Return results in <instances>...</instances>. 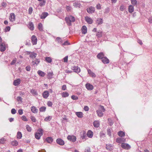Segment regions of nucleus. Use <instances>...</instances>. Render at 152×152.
Wrapping results in <instances>:
<instances>
[{"label": "nucleus", "mask_w": 152, "mask_h": 152, "mask_svg": "<svg viewBox=\"0 0 152 152\" xmlns=\"http://www.w3.org/2000/svg\"><path fill=\"white\" fill-rule=\"evenodd\" d=\"M28 27L31 30H33L34 29V24L32 22H30L29 23Z\"/></svg>", "instance_id": "obj_32"}, {"label": "nucleus", "mask_w": 152, "mask_h": 152, "mask_svg": "<svg viewBox=\"0 0 152 152\" xmlns=\"http://www.w3.org/2000/svg\"><path fill=\"white\" fill-rule=\"evenodd\" d=\"M70 44L67 41H66L64 43L62 44V45L63 46L64 45H69Z\"/></svg>", "instance_id": "obj_61"}, {"label": "nucleus", "mask_w": 152, "mask_h": 152, "mask_svg": "<svg viewBox=\"0 0 152 152\" xmlns=\"http://www.w3.org/2000/svg\"><path fill=\"white\" fill-rule=\"evenodd\" d=\"M6 50L5 44L4 43H2L0 45V50L1 52H3Z\"/></svg>", "instance_id": "obj_16"}, {"label": "nucleus", "mask_w": 152, "mask_h": 152, "mask_svg": "<svg viewBox=\"0 0 152 152\" xmlns=\"http://www.w3.org/2000/svg\"><path fill=\"white\" fill-rule=\"evenodd\" d=\"M31 42L33 45H35L37 43V39L35 35H33L31 37Z\"/></svg>", "instance_id": "obj_8"}, {"label": "nucleus", "mask_w": 152, "mask_h": 152, "mask_svg": "<svg viewBox=\"0 0 152 152\" xmlns=\"http://www.w3.org/2000/svg\"><path fill=\"white\" fill-rule=\"evenodd\" d=\"M131 2L133 5H135L137 4L136 0H131Z\"/></svg>", "instance_id": "obj_58"}, {"label": "nucleus", "mask_w": 152, "mask_h": 152, "mask_svg": "<svg viewBox=\"0 0 152 152\" xmlns=\"http://www.w3.org/2000/svg\"><path fill=\"white\" fill-rule=\"evenodd\" d=\"M96 36L97 37L100 38L102 36V32L101 30H99L97 31L96 34Z\"/></svg>", "instance_id": "obj_33"}, {"label": "nucleus", "mask_w": 152, "mask_h": 152, "mask_svg": "<svg viewBox=\"0 0 152 152\" xmlns=\"http://www.w3.org/2000/svg\"><path fill=\"white\" fill-rule=\"evenodd\" d=\"M56 41H57L58 43L62 44V40L59 37H57L56 39Z\"/></svg>", "instance_id": "obj_41"}, {"label": "nucleus", "mask_w": 152, "mask_h": 152, "mask_svg": "<svg viewBox=\"0 0 152 152\" xmlns=\"http://www.w3.org/2000/svg\"><path fill=\"white\" fill-rule=\"evenodd\" d=\"M121 147L126 149H129L131 148L129 144L125 143H122L121 145Z\"/></svg>", "instance_id": "obj_11"}, {"label": "nucleus", "mask_w": 152, "mask_h": 152, "mask_svg": "<svg viewBox=\"0 0 152 152\" xmlns=\"http://www.w3.org/2000/svg\"><path fill=\"white\" fill-rule=\"evenodd\" d=\"M67 138L68 140L73 142H75L76 140V137L74 135H68L67 137Z\"/></svg>", "instance_id": "obj_4"}, {"label": "nucleus", "mask_w": 152, "mask_h": 152, "mask_svg": "<svg viewBox=\"0 0 152 152\" xmlns=\"http://www.w3.org/2000/svg\"><path fill=\"white\" fill-rule=\"evenodd\" d=\"M37 73L41 77H44L46 74L44 72L40 70L37 71Z\"/></svg>", "instance_id": "obj_26"}, {"label": "nucleus", "mask_w": 152, "mask_h": 152, "mask_svg": "<svg viewBox=\"0 0 152 152\" xmlns=\"http://www.w3.org/2000/svg\"><path fill=\"white\" fill-rule=\"evenodd\" d=\"M30 119L31 121L34 122H35L36 121V119L35 117L34 116H31L30 117Z\"/></svg>", "instance_id": "obj_52"}, {"label": "nucleus", "mask_w": 152, "mask_h": 152, "mask_svg": "<svg viewBox=\"0 0 152 152\" xmlns=\"http://www.w3.org/2000/svg\"><path fill=\"white\" fill-rule=\"evenodd\" d=\"M16 99L18 102H22L23 99L21 97L19 96L17 97Z\"/></svg>", "instance_id": "obj_53"}, {"label": "nucleus", "mask_w": 152, "mask_h": 152, "mask_svg": "<svg viewBox=\"0 0 152 152\" xmlns=\"http://www.w3.org/2000/svg\"><path fill=\"white\" fill-rule=\"evenodd\" d=\"M100 137L101 138H103L105 137V134L102 131L100 132Z\"/></svg>", "instance_id": "obj_46"}, {"label": "nucleus", "mask_w": 152, "mask_h": 152, "mask_svg": "<svg viewBox=\"0 0 152 152\" xmlns=\"http://www.w3.org/2000/svg\"><path fill=\"white\" fill-rule=\"evenodd\" d=\"M10 29V27L9 26H7L4 30L5 32H7L9 31Z\"/></svg>", "instance_id": "obj_50"}, {"label": "nucleus", "mask_w": 152, "mask_h": 152, "mask_svg": "<svg viewBox=\"0 0 152 152\" xmlns=\"http://www.w3.org/2000/svg\"><path fill=\"white\" fill-rule=\"evenodd\" d=\"M38 28L40 31H43V26L41 23H39L38 26Z\"/></svg>", "instance_id": "obj_35"}, {"label": "nucleus", "mask_w": 152, "mask_h": 152, "mask_svg": "<svg viewBox=\"0 0 152 152\" xmlns=\"http://www.w3.org/2000/svg\"><path fill=\"white\" fill-rule=\"evenodd\" d=\"M53 76V72H49L48 73V78H51Z\"/></svg>", "instance_id": "obj_40"}, {"label": "nucleus", "mask_w": 152, "mask_h": 152, "mask_svg": "<svg viewBox=\"0 0 152 152\" xmlns=\"http://www.w3.org/2000/svg\"><path fill=\"white\" fill-rule=\"evenodd\" d=\"M93 125L95 128H98L99 126L100 122L98 120L95 121L93 123Z\"/></svg>", "instance_id": "obj_18"}, {"label": "nucleus", "mask_w": 152, "mask_h": 152, "mask_svg": "<svg viewBox=\"0 0 152 152\" xmlns=\"http://www.w3.org/2000/svg\"><path fill=\"white\" fill-rule=\"evenodd\" d=\"M87 71L88 74H89L90 76L93 78H95L96 77V75L95 74L92 72L91 69H87Z\"/></svg>", "instance_id": "obj_13"}, {"label": "nucleus", "mask_w": 152, "mask_h": 152, "mask_svg": "<svg viewBox=\"0 0 152 152\" xmlns=\"http://www.w3.org/2000/svg\"><path fill=\"white\" fill-rule=\"evenodd\" d=\"M9 19L11 22H14L15 19V15L14 13H12L10 14Z\"/></svg>", "instance_id": "obj_10"}, {"label": "nucleus", "mask_w": 152, "mask_h": 152, "mask_svg": "<svg viewBox=\"0 0 152 152\" xmlns=\"http://www.w3.org/2000/svg\"><path fill=\"white\" fill-rule=\"evenodd\" d=\"M12 145L16 146L18 144V142L16 140H15L12 142Z\"/></svg>", "instance_id": "obj_49"}, {"label": "nucleus", "mask_w": 152, "mask_h": 152, "mask_svg": "<svg viewBox=\"0 0 152 152\" xmlns=\"http://www.w3.org/2000/svg\"><path fill=\"white\" fill-rule=\"evenodd\" d=\"M47 105L48 106L51 107L52 106L53 103L49 101L48 102Z\"/></svg>", "instance_id": "obj_64"}, {"label": "nucleus", "mask_w": 152, "mask_h": 152, "mask_svg": "<svg viewBox=\"0 0 152 152\" xmlns=\"http://www.w3.org/2000/svg\"><path fill=\"white\" fill-rule=\"evenodd\" d=\"M109 124L110 126L112 125L113 124V121L111 118H108V119Z\"/></svg>", "instance_id": "obj_51"}, {"label": "nucleus", "mask_w": 152, "mask_h": 152, "mask_svg": "<svg viewBox=\"0 0 152 152\" xmlns=\"http://www.w3.org/2000/svg\"><path fill=\"white\" fill-rule=\"evenodd\" d=\"M43 97L45 99H47L49 95V92L48 91H45L42 94Z\"/></svg>", "instance_id": "obj_17"}, {"label": "nucleus", "mask_w": 152, "mask_h": 152, "mask_svg": "<svg viewBox=\"0 0 152 152\" xmlns=\"http://www.w3.org/2000/svg\"><path fill=\"white\" fill-rule=\"evenodd\" d=\"M65 20L67 25L69 26H70L72 25V22H74L75 21V18L71 15L66 17Z\"/></svg>", "instance_id": "obj_1"}, {"label": "nucleus", "mask_w": 152, "mask_h": 152, "mask_svg": "<svg viewBox=\"0 0 152 152\" xmlns=\"http://www.w3.org/2000/svg\"><path fill=\"white\" fill-rule=\"evenodd\" d=\"M26 128L27 130L29 132H30L31 131V128L28 125H27L26 126Z\"/></svg>", "instance_id": "obj_48"}, {"label": "nucleus", "mask_w": 152, "mask_h": 152, "mask_svg": "<svg viewBox=\"0 0 152 152\" xmlns=\"http://www.w3.org/2000/svg\"><path fill=\"white\" fill-rule=\"evenodd\" d=\"M68 56H66L64 58V62L67 63L68 61Z\"/></svg>", "instance_id": "obj_59"}, {"label": "nucleus", "mask_w": 152, "mask_h": 152, "mask_svg": "<svg viewBox=\"0 0 152 152\" xmlns=\"http://www.w3.org/2000/svg\"><path fill=\"white\" fill-rule=\"evenodd\" d=\"M73 5L74 7H80V4L78 2H75L73 3Z\"/></svg>", "instance_id": "obj_45"}, {"label": "nucleus", "mask_w": 152, "mask_h": 152, "mask_svg": "<svg viewBox=\"0 0 152 152\" xmlns=\"http://www.w3.org/2000/svg\"><path fill=\"white\" fill-rule=\"evenodd\" d=\"M46 107H45L43 106L39 108V111L40 112H44L45 111Z\"/></svg>", "instance_id": "obj_44"}, {"label": "nucleus", "mask_w": 152, "mask_h": 152, "mask_svg": "<svg viewBox=\"0 0 152 152\" xmlns=\"http://www.w3.org/2000/svg\"><path fill=\"white\" fill-rule=\"evenodd\" d=\"M46 1H45L43 0L41 2L39 3V5L40 6L42 7L44 6L45 5Z\"/></svg>", "instance_id": "obj_54"}, {"label": "nucleus", "mask_w": 152, "mask_h": 152, "mask_svg": "<svg viewBox=\"0 0 152 152\" xmlns=\"http://www.w3.org/2000/svg\"><path fill=\"white\" fill-rule=\"evenodd\" d=\"M102 61L104 64H108L109 63V60L106 57H104L102 59Z\"/></svg>", "instance_id": "obj_19"}, {"label": "nucleus", "mask_w": 152, "mask_h": 152, "mask_svg": "<svg viewBox=\"0 0 152 152\" xmlns=\"http://www.w3.org/2000/svg\"><path fill=\"white\" fill-rule=\"evenodd\" d=\"M56 142L58 144L61 145H63L64 144V141L61 138L57 139L56 140Z\"/></svg>", "instance_id": "obj_12"}, {"label": "nucleus", "mask_w": 152, "mask_h": 152, "mask_svg": "<svg viewBox=\"0 0 152 152\" xmlns=\"http://www.w3.org/2000/svg\"><path fill=\"white\" fill-rule=\"evenodd\" d=\"M87 135L88 137L92 138L93 136V132L91 130H88L87 133Z\"/></svg>", "instance_id": "obj_28"}, {"label": "nucleus", "mask_w": 152, "mask_h": 152, "mask_svg": "<svg viewBox=\"0 0 152 152\" xmlns=\"http://www.w3.org/2000/svg\"><path fill=\"white\" fill-rule=\"evenodd\" d=\"M48 13L47 12H43L40 15V17L41 19H45L48 15Z\"/></svg>", "instance_id": "obj_20"}, {"label": "nucleus", "mask_w": 152, "mask_h": 152, "mask_svg": "<svg viewBox=\"0 0 152 152\" xmlns=\"http://www.w3.org/2000/svg\"><path fill=\"white\" fill-rule=\"evenodd\" d=\"M113 146L111 144H106V148L107 150L109 151H111L113 149Z\"/></svg>", "instance_id": "obj_25"}, {"label": "nucleus", "mask_w": 152, "mask_h": 152, "mask_svg": "<svg viewBox=\"0 0 152 152\" xmlns=\"http://www.w3.org/2000/svg\"><path fill=\"white\" fill-rule=\"evenodd\" d=\"M5 140L3 138H1L0 140V143L3 144L5 142Z\"/></svg>", "instance_id": "obj_63"}, {"label": "nucleus", "mask_w": 152, "mask_h": 152, "mask_svg": "<svg viewBox=\"0 0 152 152\" xmlns=\"http://www.w3.org/2000/svg\"><path fill=\"white\" fill-rule=\"evenodd\" d=\"M72 69L73 70L74 72L77 73H79L80 71V67L77 66H74L72 67Z\"/></svg>", "instance_id": "obj_5"}, {"label": "nucleus", "mask_w": 152, "mask_h": 152, "mask_svg": "<svg viewBox=\"0 0 152 152\" xmlns=\"http://www.w3.org/2000/svg\"><path fill=\"white\" fill-rule=\"evenodd\" d=\"M40 62V60L39 59L36 58L34 60H33L32 61V62L34 63L33 64V65H34L36 64V66Z\"/></svg>", "instance_id": "obj_30"}, {"label": "nucleus", "mask_w": 152, "mask_h": 152, "mask_svg": "<svg viewBox=\"0 0 152 152\" xmlns=\"http://www.w3.org/2000/svg\"><path fill=\"white\" fill-rule=\"evenodd\" d=\"M22 137V134L21 132H18L17 133V138L18 139H20Z\"/></svg>", "instance_id": "obj_39"}, {"label": "nucleus", "mask_w": 152, "mask_h": 152, "mask_svg": "<svg viewBox=\"0 0 152 152\" xmlns=\"http://www.w3.org/2000/svg\"><path fill=\"white\" fill-rule=\"evenodd\" d=\"M52 118V116H48L47 117L44 119V121H45L48 122L50 121Z\"/></svg>", "instance_id": "obj_43"}, {"label": "nucleus", "mask_w": 152, "mask_h": 152, "mask_svg": "<svg viewBox=\"0 0 152 152\" xmlns=\"http://www.w3.org/2000/svg\"><path fill=\"white\" fill-rule=\"evenodd\" d=\"M128 10L130 13L134 11V6L132 5H130L129 7Z\"/></svg>", "instance_id": "obj_31"}, {"label": "nucleus", "mask_w": 152, "mask_h": 152, "mask_svg": "<svg viewBox=\"0 0 152 152\" xmlns=\"http://www.w3.org/2000/svg\"><path fill=\"white\" fill-rule=\"evenodd\" d=\"M69 93L67 92H64L62 94V96L63 97H66L68 96Z\"/></svg>", "instance_id": "obj_42"}, {"label": "nucleus", "mask_w": 152, "mask_h": 152, "mask_svg": "<svg viewBox=\"0 0 152 152\" xmlns=\"http://www.w3.org/2000/svg\"><path fill=\"white\" fill-rule=\"evenodd\" d=\"M97 57L98 58L102 59L104 57V54L103 53L101 52L97 54Z\"/></svg>", "instance_id": "obj_23"}, {"label": "nucleus", "mask_w": 152, "mask_h": 152, "mask_svg": "<svg viewBox=\"0 0 152 152\" xmlns=\"http://www.w3.org/2000/svg\"><path fill=\"white\" fill-rule=\"evenodd\" d=\"M118 135L120 137H122L125 136V134L124 132L122 131H120L118 133Z\"/></svg>", "instance_id": "obj_34"}, {"label": "nucleus", "mask_w": 152, "mask_h": 152, "mask_svg": "<svg viewBox=\"0 0 152 152\" xmlns=\"http://www.w3.org/2000/svg\"><path fill=\"white\" fill-rule=\"evenodd\" d=\"M38 132H36L35 134V138L38 140L40 139L41 136L42 135L43 133V130L41 128L38 129Z\"/></svg>", "instance_id": "obj_3"}, {"label": "nucleus", "mask_w": 152, "mask_h": 152, "mask_svg": "<svg viewBox=\"0 0 152 152\" xmlns=\"http://www.w3.org/2000/svg\"><path fill=\"white\" fill-rule=\"evenodd\" d=\"M116 142L119 143H122L124 142H126V139L122 137L117 138L116 140Z\"/></svg>", "instance_id": "obj_9"}, {"label": "nucleus", "mask_w": 152, "mask_h": 152, "mask_svg": "<svg viewBox=\"0 0 152 152\" xmlns=\"http://www.w3.org/2000/svg\"><path fill=\"white\" fill-rule=\"evenodd\" d=\"M53 139L50 137H48L46 138V140L49 143H51L53 142Z\"/></svg>", "instance_id": "obj_38"}, {"label": "nucleus", "mask_w": 152, "mask_h": 152, "mask_svg": "<svg viewBox=\"0 0 152 152\" xmlns=\"http://www.w3.org/2000/svg\"><path fill=\"white\" fill-rule=\"evenodd\" d=\"M22 119L24 121H28V119L27 118L26 116L23 115L21 117Z\"/></svg>", "instance_id": "obj_56"}, {"label": "nucleus", "mask_w": 152, "mask_h": 152, "mask_svg": "<svg viewBox=\"0 0 152 152\" xmlns=\"http://www.w3.org/2000/svg\"><path fill=\"white\" fill-rule=\"evenodd\" d=\"M75 114L79 118H81L83 117V114L82 112H76Z\"/></svg>", "instance_id": "obj_24"}, {"label": "nucleus", "mask_w": 152, "mask_h": 152, "mask_svg": "<svg viewBox=\"0 0 152 152\" xmlns=\"http://www.w3.org/2000/svg\"><path fill=\"white\" fill-rule=\"evenodd\" d=\"M105 109L104 107L102 105H100L99 109L96 110V113L98 116L99 117H101L103 116V113L105 112Z\"/></svg>", "instance_id": "obj_2"}, {"label": "nucleus", "mask_w": 152, "mask_h": 152, "mask_svg": "<svg viewBox=\"0 0 152 152\" xmlns=\"http://www.w3.org/2000/svg\"><path fill=\"white\" fill-rule=\"evenodd\" d=\"M16 111L15 109L13 108L11 110V113L12 114H15L16 113Z\"/></svg>", "instance_id": "obj_60"}, {"label": "nucleus", "mask_w": 152, "mask_h": 152, "mask_svg": "<svg viewBox=\"0 0 152 152\" xmlns=\"http://www.w3.org/2000/svg\"><path fill=\"white\" fill-rule=\"evenodd\" d=\"M16 58H15L13 60L11 61L10 64L11 65H14L16 62Z\"/></svg>", "instance_id": "obj_57"}, {"label": "nucleus", "mask_w": 152, "mask_h": 152, "mask_svg": "<svg viewBox=\"0 0 152 152\" xmlns=\"http://www.w3.org/2000/svg\"><path fill=\"white\" fill-rule=\"evenodd\" d=\"M87 27L85 26H83L81 28V32L82 34H85L87 32Z\"/></svg>", "instance_id": "obj_21"}, {"label": "nucleus", "mask_w": 152, "mask_h": 152, "mask_svg": "<svg viewBox=\"0 0 152 152\" xmlns=\"http://www.w3.org/2000/svg\"><path fill=\"white\" fill-rule=\"evenodd\" d=\"M33 11V9L32 7H30L28 9V13L29 14H31L32 12Z\"/></svg>", "instance_id": "obj_62"}, {"label": "nucleus", "mask_w": 152, "mask_h": 152, "mask_svg": "<svg viewBox=\"0 0 152 152\" xmlns=\"http://www.w3.org/2000/svg\"><path fill=\"white\" fill-rule=\"evenodd\" d=\"M28 54H30V57L32 59L35 58L36 57L37 55V54L34 52L31 53L29 52H28Z\"/></svg>", "instance_id": "obj_15"}, {"label": "nucleus", "mask_w": 152, "mask_h": 152, "mask_svg": "<svg viewBox=\"0 0 152 152\" xmlns=\"http://www.w3.org/2000/svg\"><path fill=\"white\" fill-rule=\"evenodd\" d=\"M30 92L34 95H37L38 94L37 91L35 89H32L31 90Z\"/></svg>", "instance_id": "obj_37"}, {"label": "nucleus", "mask_w": 152, "mask_h": 152, "mask_svg": "<svg viewBox=\"0 0 152 152\" xmlns=\"http://www.w3.org/2000/svg\"><path fill=\"white\" fill-rule=\"evenodd\" d=\"M85 20L89 24H91L93 22L92 19L88 16H86L85 17Z\"/></svg>", "instance_id": "obj_14"}, {"label": "nucleus", "mask_w": 152, "mask_h": 152, "mask_svg": "<svg viewBox=\"0 0 152 152\" xmlns=\"http://www.w3.org/2000/svg\"><path fill=\"white\" fill-rule=\"evenodd\" d=\"M103 23V20L102 18H99L97 20V23L98 25L102 24Z\"/></svg>", "instance_id": "obj_36"}, {"label": "nucleus", "mask_w": 152, "mask_h": 152, "mask_svg": "<svg viewBox=\"0 0 152 152\" xmlns=\"http://www.w3.org/2000/svg\"><path fill=\"white\" fill-rule=\"evenodd\" d=\"M107 134L110 137L111 136V130L109 128H107Z\"/></svg>", "instance_id": "obj_47"}, {"label": "nucleus", "mask_w": 152, "mask_h": 152, "mask_svg": "<svg viewBox=\"0 0 152 152\" xmlns=\"http://www.w3.org/2000/svg\"><path fill=\"white\" fill-rule=\"evenodd\" d=\"M45 60L48 63H51L52 61V59L51 57H46L45 58Z\"/></svg>", "instance_id": "obj_29"}, {"label": "nucleus", "mask_w": 152, "mask_h": 152, "mask_svg": "<svg viewBox=\"0 0 152 152\" xmlns=\"http://www.w3.org/2000/svg\"><path fill=\"white\" fill-rule=\"evenodd\" d=\"M85 87L88 90L91 91L94 89L93 86L89 83H86Z\"/></svg>", "instance_id": "obj_6"}, {"label": "nucleus", "mask_w": 152, "mask_h": 152, "mask_svg": "<svg viewBox=\"0 0 152 152\" xmlns=\"http://www.w3.org/2000/svg\"><path fill=\"white\" fill-rule=\"evenodd\" d=\"M71 98L73 100H77L78 99V98L77 96L73 95L71 96Z\"/></svg>", "instance_id": "obj_55"}, {"label": "nucleus", "mask_w": 152, "mask_h": 152, "mask_svg": "<svg viewBox=\"0 0 152 152\" xmlns=\"http://www.w3.org/2000/svg\"><path fill=\"white\" fill-rule=\"evenodd\" d=\"M20 83V79H18L15 80L13 82V85L15 86H18Z\"/></svg>", "instance_id": "obj_22"}, {"label": "nucleus", "mask_w": 152, "mask_h": 152, "mask_svg": "<svg viewBox=\"0 0 152 152\" xmlns=\"http://www.w3.org/2000/svg\"><path fill=\"white\" fill-rule=\"evenodd\" d=\"M95 9L92 7H90L87 9V12L89 13H92L94 12Z\"/></svg>", "instance_id": "obj_7"}, {"label": "nucleus", "mask_w": 152, "mask_h": 152, "mask_svg": "<svg viewBox=\"0 0 152 152\" xmlns=\"http://www.w3.org/2000/svg\"><path fill=\"white\" fill-rule=\"evenodd\" d=\"M31 110L34 113H37L38 110L36 107L34 106H32L31 107Z\"/></svg>", "instance_id": "obj_27"}]
</instances>
